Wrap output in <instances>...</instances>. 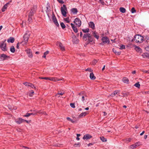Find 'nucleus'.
Segmentation results:
<instances>
[{
    "mask_svg": "<svg viewBox=\"0 0 149 149\" xmlns=\"http://www.w3.org/2000/svg\"><path fill=\"white\" fill-rule=\"evenodd\" d=\"M31 34V32L30 31H27L26 32L23 37L24 40L21 43L22 45H24L27 44Z\"/></svg>",
    "mask_w": 149,
    "mask_h": 149,
    "instance_id": "f257e3e1",
    "label": "nucleus"
},
{
    "mask_svg": "<svg viewBox=\"0 0 149 149\" xmlns=\"http://www.w3.org/2000/svg\"><path fill=\"white\" fill-rule=\"evenodd\" d=\"M144 38L141 35L138 34L135 36L134 38V41L136 43H141L143 40Z\"/></svg>",
    "mask_w": 149,
    "mask_h": 149,
    "instance_id": "f03ea898",
    "label": "nucleus"
},
{
    "mask_svg": "<svg viewBox=\"0 0 149 149\" xmlns=\"http://www.w3.org/2000/svg\"><path fill=\"white\" fill-rule=\"evenodd\" d=\"M61 10L62 14L63 16L64 17H66L67 10L66 6L65 5L63 4V7H61Z\"/></svg>",
    "mask_w": 149,
    "mask_h": 149,
    "instance_id": "7ed1b4c3",
    "label": "nucleus"
},
{
    "mask_svg": "<svg viewBox=\"0 0 149 149\" xmlns=\"http://www.w3.org/2000/svg\"><path fill=\"white\" fill-rule=\"evenodd\" d=\"M6 40H5L4 41H2L1 42L0 44V47L1 49L3 51H6L7 50L6 47V45L5 43Z\"/></svg>",
    "mask_w": 149,
    "mask_h": 149,
    "instance_id": "20e7f679",
    "label": "nucleus"
},
{
    "mask_svg": "<svg viewBox=\"0 0 149 149\" xmlns=\"http://www.w3.org/2000/svg\"><path fill=\"white\" fill-rule=\"evenodd\" d=\"M37 9V6L36 5H34L31 8L30 12L29 13V16H33L36 12Z\"/></svg>",
    "mask_w": 149,
    "mask_h": 149,
    "instance_id": "39448f33",
    "label": "nucleus"
},
{
    "mask_svg": "<svg viewBox=\"0 0 149 149\" xmlns=\"http://www.w3.org/2000/svg\"><path fill=\"white\" fill-rule=\"evenodd\" d=\"M102 43H100V44L102 45H103L104 44H109V43L110 41L109 38L107 37H102Z\"/></svg>",
    "mask_w": 149,
    "mask_h": 149,
    "instance_id": "423d86ee",
    "label": "nucleus"
},
{
    "mask_svg": "<svg viewBox=\"0 0 149 149\" xmlns=\"http://www.w3.org/2000/svg\"><path fill=\"white\" fill-rule=\"evenodd\" d=\"M52 19L55 24L57 26H59V24L53 12H52Z\"/></svg>",
    "mask_w": 149,
    "mask_h": 149,
    "instance_id": "0eeeda50",
    "label": "nucleus"
},
{
    "mask_svg": "<svg viewBox=\"0 0 149 149\" xmlns=\"http://www.w3.org/2000/svg\"><path fill=\"white\" fill-rule=\"evenodd\" d=\"M74 22L75 24L78 25V27H79L81 26V22L79 18H76L74 21Z\"/></svg>",
    "mask_w": 149,
    "mask_h": 149,
    "instance_id": "6e6552de",
    "label": "nucleus"
},
{
    "mask_svg": "<svg viewBox=\"0 0 149 149\" xmlns=\"http://www.w3.org/2000/svg\"><path fill=\"white\" fill-rule=\"evenodd\" d=\"M9 58V57L6 55L5 54H1L0 56V60L3 61L6 60Z\"/></svg>",
    "mask_w": 149,
    "mask_h": 149,
    "instance_id": "1a4fd4ad",
    "label": "nucleus"
},
{
    "mask_svg": "<svg viewBox=\"0 0 149 149\" xmlns=\"http://www.w3.org/2000/svg\"><path fill=\"white\" fill-rule=\"evenodd\" d=\"M141 144V143L139 142H138L131 145L130 146V148L132 149H134L138 147Z\"/></svg>",
    "mask_w": 149,
    "mask_h": 149,
    "instance_id": "9d476101",
    "label": "nucleus"
},
{
    "mask_svg": "<svg viewBox=\"0 0 149 149\" xmlns=\"http://www.w3.org/2000/svg\"><path fill=\"white\" fill-rule=\"evenodd\" d=\"M26 52L29 57L32 58L33 57V54L30 49H27L26 50Z\"/></svg>",
    "mask_w": 149,
    "mask_h": 149,
    "instance_id": "9b49d317",
    "label": "nucleus"
},
{
    "mask_svg": "<svg viewBox=\"0 0 149 149\" xmlns=\"http://www.w3.org/2000/svg\"><path fill=\"white\" fill-rule=\"evenodd\" d=\"M23 84L26 86H30L33 88H34L36 89V87L34 86L33 84L31 83L27 82H25L23 83Z\"/></svg>",
    "mask_w": 149,
    "mask_h": 149,
    "instance_id": "f8f14e48",
    "label": "nucleus"
},
{
    "mask_svg": "<svg viewBox=\"0 0 149 149\" xmlns=\"http://www.w3.org/2000/svg\"><path fill=\"white\" fill-rule=\"evenodd\" d=\"M57 45H58L60 47V49L62 51H64L65 50L64 47L62 43L60 42H57Z\"/></svg>",
    "mask_w": 149,
    "mask_h": 149,
    "instance_id": "ddd939ff",
    "label": "nucleus"
},
{
    "mask_svg": "<svg viewBox=\"0 0 149 149\" xmlns=\"http://www.w3.org/2000/svg\"><path fill=\"white\" fill-rule=\"evenodd\" d=\"M91 34L88 33L84 34L83 37V39L86 41L87 40V38H88L89 37L90 35Z\"/></svg>",
    "mask_w": 149,
    "mask_h": 149,
    "instance_id": "4468645a",
    "label": "nucleus"
},
{
    "mask_svg": "<svg viewBox=\"0 0 149 149\" xmlns=\"http://www.w3.org/2000/svg\"><path fill=\"white\" fill-rule=\"evenodd\" d=\"M72 42L74 43L77 44L79 41V40L75 36H74L72 37Z\"/></svg>",
    "mask_w": 149,
    "mask_h": 149,
    "instance_id": "2eb2a0df",
    "label": "nucleus"
},
{
    "mask_svg": "<svg viewBox=\"0 0 149 149\" xmlns=\"http://www.w3.org/2000/svg\"><path fill=\"white\" fill-rule=\"evenodd\" d=\"M16 122L18 124H20L23 122H24V119L21 118H19L16 120Z\"/></svg>",
    "mask_w": 149,
    "mask_h": 149,
    "instance_id": "dca6fc26",
    "label": "nucleus"
},
{
    "mask_svg": "<svg viewBox=\"0 0 149 149\" xmlns=\"http://www.w3.org/2000/svg\"><path fill=\"white\" fill-rule=\"evenodd\" d=\"M89 26L92 29H95V25L94 23L92 22H90L88 23Z\"/></svg>",
    "mask_w": 149,
    "mask_h": 149,
    "instance_id": "f3484780",
    "label": "nucleus"
},
{
    "mask_svg": "<svg viewBox=\"0 0 149 149\" xmlns=\"http://www.w3.org/2000/svg\"><path fill=\"white\" fill-rule=\"evenodd\" d=\"M92 136L89 134H86L84 135L83 138L84 140L86 139V140L91 138Z\"/></svg>",
    "mask_w": 149,
    "mask_h": 149,
    "instance_id": "a211bd4d",
    "label": "nucleus"
},
{
    "mask_svg": "<svg viewBox=\"0 0 149 149\" xmlns=\"http://www.w3.org/2000/svg\"><path fill=\"white\" fill-rule=\"evenodd\" d=\"M120 90H118L115 91L113 93H111V94L110 95V96L112 97H114L117 94L118 95V94L120 93Z\"/></svg>",
    "mask_w": 149,
    "mask_h": 149,
    "instance_id": "6ab92c4d",
    "label": "nucleus"
},
{
    "mask_svg": "<svg viewBox=\"0 0 149 149\" xmlns=\"http://www.w3.org/2000/svg\"><path fill=\"white\" fill-rule=\"evenodd\" d=\"M49 80L54 81H59L60 80H62V79H58L57 78L55 77H49Z\"/></svg>",
    "mask_w": 149,
    "mask_h": 149,
    "instance_id": "aec40b11",
    "label": "nucleus"
},
{
    "mask_svg": "<svg viewBox=\"0 0 149 149\" xmlns=\"http://www.w3.org/2000/svg\"><path fill=\"white\" fill-rule=\"evenodd\" d=\"M135 49L137 52H138L140 53H141L142 52V50L139 46H135Z\"/></svg>",
    "mask_w": 149,
    "mask_h": 149,
    "instance_id": "412c9836",
    "label": "nucleus"
},
{
    "mask_svg": "<svg viewBox=\"0 0 149 149\" xmlns=\"http://www.w3.org/2000/svg\"><path fill=\"white\" fill-rule=\"evenodd\" d=\"M92 34L93 35V36L96 38L97 39H98L99 38V36L97 35V32H96V31H93Z\"/></svg>",
    "mask_w": 149,
    "mask_h": 149,
    "instance_id": "4be33fe9",
    "label": "nucleus"
},
{
    "mask_svg": "<svg viewBox=\"0 0 149 149\" xmlns=\"http://www.w3.org/2000/svg\"><path fill=\"white\" fill-rule=\"evenodd\" d=\"M15 41V39L12 37H10L7 40V42H8L13 43Z\"/></svg>",
    "mask_w": 149,
    "mask_h": 149,
    "instance_id": "5701e85b",
    "label": "nucleus"
},
{
    "mask_svg": "<svg viewBox=\"0 0 149 149\" xmlns=\"http://www.w3.org/2000/svg\"><path fill=\"white\" fill-rule=\"evenodd\" d=\"M93 40V38L91 36V34L88 38L87 42L88 43L92 42Z\"/></svg>",
    "mask_w": 149,
    "mask_h": 149,
    "instance_id": "b1692460",
    "label": "nucleus"
},
{
    "mask_svg": "<svg viewBox=\"0 0 149 149\" xmlns=\"http://www.w3.org/2000/svg\"><path fill=\"white\" fill-rule=\"evenodd\" d=\"M90 79L92 80H94L96 78L95 76H94V74L93 72L90 73Z\"/></svg>",
    "mask_w": 149,
    "mask_h": 149,
    "instance_id": "393cba45",
    "label": "nucleus"
},
{
    "mask_svg": "<svg viewBox=\"0 0 149 149\" xmlns=\"http://www.w3.org/2000/svg\"><path fill=\"white\" fill-rule=\"evenodd\" d=\"M123 81L125 83L128 84L129 80L126 77H124L122 79Z\"/></svg>",
    "mask_w": 149,
    "mask_h": 149,
    "instance_id": "a878e982",
    "label": "nucleus"
},
{
    "mask_svg": "<svg viewBox=\"0 0 149 149\" xmlns=\"http://www.w3.org/2000/svg\"><path fill=\"white\" fill-rule=\"evenodd\" d=\"M71 11L74 14H77L78 10L76 8H73L71 9Z\"/></svg>",
    "mask_w": 149,
    "mask_h": 149,
    "instance_id": "bb28decb",
    "label": "nucleus"
},
{
    "mask_svg": "<svg viewBox=\"0 0 149 149\" xmlns=\"http://www.w3.org/2000/svg\"><path fill=\"white\" fill-rule=\"evenodd\" d=\"M87 113L86 112H84L81 113L79 116V118H81L83 116H84L86 115Z\"/></svg>",
    "mask_w": 149,
    "mask_h": 149,
    "instance_id": "cd10ccee",
    "label": "nucleus"
},
{
    "mask_svg": "<svg viewBox=\"0 0 149 149\" xmlns=\"http://www.w3.org/2000/svg\"><path fill=\"white\" fill-rule=\"evenodd\" d=\"M49 7V5H48V6H47L46 7L47 10H46V13H47V15L49 18H50V16L49 15V12L50 11V10H48V8Z\"/></svg>",
    "mask_w": 149,
    "mask_h": 149,
    "instance_id": "c85d7f7f",
    "label": "nucleus"
},
{
    "mask_svg": "<svg viewBox=\"0 0 149 149\" xmlns=\"http://www.w3.org/2000/svg\"><path fill=\"white\" fill-rule=\"evenodd\" d=\"M120 11L123 13H124L126 12L125 9L123 7H120Z\"/></svg>",
    "mask_w": 149,
    "mask_h": 149,
    "instance_id": "c756f323",
    "label": "nucleus"
},
{
    "mask_svg": "<svg viewBox=\"0 0 149 149\" xmlns=\"http://www.w3.org/2000/svg\"><path fill=\"white\" fill-rule=\"evenodd\" d=\"M82 31L84 33H87L89 31V29L88 28H86L82 29Z\"/></svg>",
    "mask_w": 149,
    "mask_h": 149,
    "instance_id": "7c9ffc66",
    "label": "nucleus"
},
{
    "mask_svg": "<svg viewBox=\"0 0 149 149\" xmlns=\"http://www.w3.org/2000/svg\"><path fill=\"white\" fill-rule=\"evenodd\" d=\"M79 97L81 96V100L82 101L84 102L85 99V98L86 97V95H81L80 93H79Z\"/></svg>",
    "mask_w": 149,
    "mask_h": 149,
    "instance_id": "2f4dec72",
    "label": "nucleus"
},
{
    "mask_svg": "<svg viewBox=\"0 0 149 149\" xmlns=\"http://www.w3.org/2000/svg\"><path fill=\"white\" fill-rule=\"evenodd\" d=\"M10 51L12 53H14L15 52V48L14 46H12L10 48Z\"/></svg>",
    "mask_w": 149,
    "mask_h": 149,
    "instance_id": "473e14b6",
    "label": "nucleus"
},
{
    "mask_svg": "<svg viewBox=\"0 0 149 149\" xmlns=\"http://www.w3.org/2000/svg\"><path fill=\"white\" fill-rule=\"evenodd\" d=\"M81 145V143L79 142L77 143H76L74 144L73 146L74 147H79Z\"/></svg>",
    "mask_w": 149,
    "mask_h": 149,
    "instance_id": "72a5a7b5",
    "label": "nucleus"
},
{
    "mask_svg": "<svg viewBox=\"0 0 149 149\" xmlns=\"http://www.w3.org/2000/svg\"><path fill=\"white\" fill-rule=\"evenodd\" d=\"M32 17L31 16H29L28 15V21H29V22L30 23L32 22Z\"/></svg>",
    "mask_w": 149,
    "mask_h": 149,
    "instance_id": "f704fd0d",
    "label": "nucleus"
},
{
    "mask_svg": "<svg viewBox=\"0 0 149 149\" xmlns=\"http://www.w3.org/2000/svg\"><path fill=\"white\" fill-rule=\"evenodd\" d=\"M49 51H47L44 53L42 57L44 58H46V56L49 54Z\"/></svg>",
    "mask_w": 149,
    "mask_h": 149,
    "instance_id": "c9c22d12",
    "label": "nucleus"
},
{
    "mask_svg": "<svg viewBox=\"0 0 149 149\" xmlns=\"http://www.w3.org/2000/svg\"><path fill=\"white\" fill-rule=\"evenodd\" d=\"M7 6L6 5H5L2 9V11L3 12L5 11V10L7 8Z\"/></svg>",
    "mask_w": 149,
    "mask_h": 149,
    "instance_id": "e433bc0d",
    "label": "nucleus"
},
{
    "mask_svg": "<svg viewBox=\"0 0 149 149\" xmlns=\"http://www.w3.org/2000/svg\"><path fill=\"white\" fill-rule=\"evenodd\" d=\"M64 20L67 23H69L70 22V21L69 17L65 18H64Z\"/></svg>",
    "mask_w": 149,
    "mask_h": 149,
    "instance_id": "4c0bfd02",
    "label": "nucleus"
},
{
    "mask_svg": "<svg viewBox=\"0 0 149 149\" xmlns=\"http://www.w3.org/2000/svg\"><path fill=\"white\" fill-rule=\"evenodd\" d=\"M73 30L75 33H77L78 32V30L77 28L75 27V26L72 27Z\"/></svg>",
    "mask_w": 149,
    "mask_h": 149,
    "instance_id": "58836bf2",
    "label": "nucleus"
},
{
    "mask_svg": "<svg viewBox=\"0 0 149 149\" xmlns=\"http://www.w3.org/2000/svg\"><path fill=\"white\" fill-rule=\"evenodd\" d=\"M140 84L139 83V82H138L137 83H136L134 85V86H136V87H137L138 88H140Z\"/></svg>",
    "mask_w": 149,
    "mask_h": 149,
    "instance_id": "ea45409f",
    "label": "nucleus"
},
{
    "mask_svg": "<svg viewBox=\"0 0 149 149\" xmlns=\"http://www.w3.org/2000/svg\"><path fill=\"white\" fill-rule=\"evenodd\" d=\"M66 119H67L68 120H69V121H70V122H71L72 123H74L75 122V121L74 120H73L72 119H71L69 117H67L66 118Z\"/></svg>",
    "mask_w": 149,
    "mask_h": 149,
    "instance_id": "a19ab883",
    "label": "nucleus"
},
{
    "mask_svg": "<svg viewBox=\"0 0 149 149\" xmlns=\"http://www.w3.org/2000/svg\"><path fill=\"white\" fill-rule=\"evenodd\" d=\"M61 26L63 29H64L65 27V25L63 22H61L60 24Z\"/></svg>",
    "mask_w": 149,
    "mask_h": 149,
    "instance_id": "79ce46f5",
    "label": "nucleus"
},
{
    "mask_svg": "<svg viewBox=\"0 0 149 149\" xmlns=\"http://www.w3.org/2000/svg\"><path fill=\"white\" fill-rule=\"evenodd\" d=\"M59 3L63 4L64 3V2L63 0H56Z\"/></svg>",
    "mask_w": 149,
    "mask_h": 149,
    "instance_id": "37998d69",
    "label": "nucleus"
},
{
    "mask_svg": "<svg viewBox=\"0 0 149 149\" xmlns=\"http://www.w3.org/2000/svg\"><path fill=\"white\" fill-rule=\"evenodd\" d=\"M39 79H45V80H48L49 79V77H39Z\"/></svg>",
    "mask_w": 149,
    "mask_h": 149,
    "instance_id": "c03bdc74",
    "label": "nucleus"
},
{
    "mask_svg": "<svg viewBox=\"0 0 149 149\" xmlns=\"http://www.w3.org/2000/svg\"><path fill=\"white\" fill-rule=\"evenodd\" d=\"M86 71H88L90 72H92L93 70L91 68H88L85 70Z\"/></svg>",
    "mask_w": 149,
    "mask_h": 149,
    "instance_id": "a18cd8bd",
    "label": "nucleus"
},
{
    "mask_svg": "<svg viewBox=\"0 0 149 149\" xmlns=\"http://www.w3.org/2000/svg\"><path fill=\"white\" fill-rule=\"evenodd\" d=\"M97 62V61L96 60H94L92 62V64L95 65Z\"/></svg>",
    "mask_w": 149,
    "mask_h": 149,
    "instance_id": "49530a36",
    "label": "nucleus"
},
{
    "mask_svg": "<svg viewBox=\"0 0 149 149\" xmlns=\"http://www.w3.org/2000/svg\"><path fill=\"white\" fill-rule=\"evenodd\" d=\"M34 94V91H32V92L31 93H29V95L30 97H31Z\"/></svg>",
    "mask_w": 149,
    "mask_h": 149,
    "instance_id": "de8ad7c7",
    "label": "nucleus"
},
{
    "mask_svg": "<svg viewBox=\"0 0 149 149\" xmlns=\"http://www.w3.org/2000/svg\"><path fill=\"white\" fill-rule=\"evenodd\" d=\"M131 11L132 13H134L136 12V11L134 8H132L131 9Z\"/></svg>",
    "mask_w": 149,
    "mask_h": 149,
    "instance_id": "09e8293b",
    "label": "nucleus"
},
{
    "mask_svg": "<svg viewBox=\"0 0 149 149\" xmlns=\"http://www.w3.org/2000/svg\"><path fill=\"white\" fill-rule=\"evenodd\" d=\"M125 48V46L124 45H122L120 46V49H124Z\"/></svg>",
    "mask_w": 149,
    "mask_h": 149,
    "instance_id": "8fccbe9b",
    "label": "nucleus"
},
{
    "mask_svg": "<svg viewBox=\"0 0 149 149\" xmlns=\"http://www.w3.org/2000/svg\"><path fill=\"white\" fill-rule=\"evenodd\" d=\"M70 106L72 108H74L75 107L74 104V103H71L70 104Z\"/></svg>",
    "mask_w": 149,
    "mask_h": 149,
    "instance_id": "3c124183",
    "label": "nucleus"
},
{
    "mask_svg": "<svg viewBox=\"0 0 149 149\" xmlns=\"http://www.w3.org/2000/svg\"><path fill=\"white\" fill-rule=\"evenodd\" d=\"M80 135H81L80 134H77V137H76V140H79L80 139L79 138V136Z\"/></svg>",
    "mask_w": 149,
    "mask_h": 149,
    "instance_id": "603ef678",
    "label": "nucleus"
},
{
    "mask_svg": "<svg viewBox=\"0 0 149 149\" xmlns=\"http://www.w3.org/2000/svg\"><path fill=\"white\" fill-rule=\"evenodd\" d=\"M30 116V113H27L26 115L24 116V117H28Z\"/></svg>",
    "mask_w": 149,
    "mask_h": 149,
    "instance_id": "864d4df0",
    "label": "nucleus"
},
{
    "mask_svg": "<svg viewBox=\"0 0 149 149\" xmlns=\"http://www.w3.org/2000/svg\"><path fill=\"white\" fill-rule=\"evenodd\" d=\"M145 40H146V41L149 40V37L147 36H145Z\"/></svg>",
    "mask_w": 149,
    "mask_h": 149,
    "instance_id": "5fc2aeb1",
    "label": "nucleus"
},
{
    "mask_svg": "<svg viewBox=\"0 0 149 149\" xmlns=\"http://www.w3.org/2000/svg\"><path fill=\"white\" fill-rule=\"evenodd\" d=\"M100 2V3L104 5V2L102 0H99Z\"/></svg>",
    "mask_w": 149,
    "mask_h": 149,
    "instance_id": "6e6d98bb",
    "label": "nucleus"
},
{
    "mask_svg": "<svg viewBox=\"0 0 149 149\" xmlns=\"http://www.w3.org/2000/svg\"><path fill=\"white\" fill-rule=\"evenodd\" d=\"M64 94V93L61 92V93H57V94H56L57 95L58 94V95H63Z\"/></svg>",
    "mask_w": 149,
    "mask_h": 149,
    "instance_id": "4d7b16f0",
    "label": "nucleus"
},
{
    "mask_svg": "<svg viewBox=\"0 0 149 149\" xmlns=\"http://www.w3.org/2000/svg\"><path fill=\"white\" fill-rule=\"evenodd\" d=\"M94 143H90L88 144V146H90L91 145H93Z\"/></svg>",
    "mask_w": 149,
    "mask_h": 149,
    "instance_id": "13d9d810",
    "label": "nucleus"
},
{
    "mask_svg": "<svg viewBox=\"0 0 149 149\" xmlns=\"http://www.w3.org/2000/svg\"><path fill=\"white\" fill-rule=\"evenodd\" d=\"M121 52H116V54L117 55H119L120 54Z\"/></svg>",
    "mask_w": 149,
    "mask_h": 149,
    "instance_id": "bf43d9fd",
    "label": "nucleus"
},
{
    "mask_svg": "<svg viewBox=\"0 0 149 149\" xmlns=\"http://www.w3.org/2000/svg\"><path fill=\"white\" fill-rule=\"evenodd\" d=\"M129 93H124L123 95V96H125L128 95V94Z\"/></svg>",
    "mask_w": 149,
    "mask_h": 149,
    "instance_id": "052dcab7",
    "label": "nucleus"
},
{
    "mask_svg": "<svg viewBox=\"0 0 149 149\" xmlns=\"http://www.w3.org/2000/svg\"><path fill=\"white\" fill-rule=\"evenodd\" d=\"M146 49L147 51H148L149 52V46L146 47Z\"/></svg>",
    "mask_w": 149,
    "mask_h": 149,
    "instance_id": "680f3d73",
    "label": "nucleus"
},
{
    "mask_svg": "<svg viewBox=\"0 0 149 149\" xmlns=\"http://www.w3.org/2000/svg\"><path fill=\"white\" fill-rule=\"evenodd\" d=\"M144 132H145L144 131H143L140 134V135L141 136H142L144 134Z\"/></svg>",
    "mask_w": 149,
    "mask_h": 149,
    "instance_id": "e2e57ef3",
    "label": "nucleus"
},
{
    "mask_svg": "<svg viewBox=\"0 0 149 149\" xmlns=\"http://www.w3.org/2000/svg\"><path fill=\"white\" fill-rule=\"evenodd\" d=\"M71 27H73V26H74L75 25L74 24H73L72 23H71Z\"/></svg>",
    "mask_w": 149,
    "mask_h": 149,
    "instance_id": "0e129e2a",
    "label": "nucleus"
},
{
    "mask_svg": "<svg viewBox=\"0 0 149 149\" xmlns=\"http://www.w3.org/2000/svg\"><path fill=\"white\" fill-rule=\"evenodd\" d=\"M82 35H83V34H82V32L81 31L80 32V37H82Z\"/></svg>",
    "mask_w": 149,
    "mask_h": 149,
    "instance_id": "69168bd1",
    "label": "nucleus"
},
{
    "mask_svg": "<svg viewBox=\"0 0 149 149\" xmlns=\"http://www.w3.org/2000/svg\"><path fill=\"white\" fill-rule=\"evenodd\" d=\"M113 52L116 54V50H115L114 49H113Z\"/></svg>",
    "mask_w": 149,
    "mask_h": 149,
    "instance_id": "338daca9",
    "label": "nucleus"
},
{
    "mask_svg": "<svg viewBox=\"0 0 149 149\" xmlns=\"http://www.w3.org/2000/svg\"><path fill=\"white\" fill-rule=\"evenodd\" d=\"M136 71L135 70H134L132 72V74H134L136 73Z\"/></svg>",
    "mask_w": 149,
    "mask_h": 149,
    "instance_id": "774afa93",
    "label": "nucleus"
}]
</instances>
